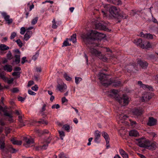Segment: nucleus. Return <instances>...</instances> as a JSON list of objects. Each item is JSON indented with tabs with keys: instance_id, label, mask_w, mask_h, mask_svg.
I'll use <instances>...</instances> for the list:
<instances>
[{
	"instance_id": "nucleus-1",
	"label": "nucleus",
	"mask_w": 158,
	"mask_h": 158,
	"mask_svg": "<svg viewBox=\"0 0 158 158\" xmlns=\"http://www.w3.org/2000/svg\"><path fill=\"white\" fill-rule=\"evenodd\" d=\"M105 36L104 34L93 30L86 34L84 33L81 36L88 48L89 52L93 56H96L99 58H101V52L94 48V47L98 46L96 43V41L101 40Z\"/></svg>"
},
{
	"instance_id": "nucleus-2",
	"label": "nucleus",
	"mask_w": 158,
	"mask_h": 158,
	"mask_svg": "<svg viewBox=\"0 0 158 158\" xmlns=\"http://www.w3.org/2000/svg\"><path fill=\"white\" fill-rule=\"evenodd\" d=\"M110 93V94H108L111 97L115 98L122 106H124L128 104L129 100L127 96L123 94L122 97H118V91L115 89L111 90Z\"/></svg>"
},
{
	"instance_id": "nucleus-3",
	"label": "nucleus",
	"mask_w": 158,
	"mask_h": 158,
	"mask_svg": "<svg viewBox=\"0 0 158 158\" xmlns=\"http://www.w3.org/2000/svg\"><path fill=\"white\" fill-rule=\"evenodd\" d=\"M98 77L101 83L103 86L106 87L111 84H112L113 86L116 87L119 86L121 84V82L119 81L112 82L110 79L109 80L107 76L103 73H99Z\"/></svg>"
},
{
	"instance_id": "nucleus-4",
	"label": "nucleus",
	"mask_w": 158,
	"mask_h": 158,
	"mask_svg": "<svg viewBox=\"0 0 158 158\" xmlns=\"http://www.w3.org/2000/svg\"><path fill=\"white\" fill-rule=\"evenodd\" d=\"M109 13L110 15L115 18H118L119 16L120 10L115 6H112L109 7Z\"/></svg>"
},
{
	"instance_id": "nucleus-5",
	"label": "nucleus",
	"mask_w": 158,
	"mask_h": 158,
	"mask_svg": "<svg viewBox=\"0 0 158 158\" xmlns=\"http://www.w3.org/2000/svg\"><path fill=\"white\" fill-rule=\"evenodd\" d=\"M148 140L144 138H141L140 139H136L135 142L136 144L140 147L146 148Z\"/></svg>"
},
{
	"instance_id": "nucleus-6",
	"label": "nucleus",
	"mask_w": 158,
	"mask_h": 158,
	"mask_svg": "<svg viewBox=\"0 0 158 158\" xmlns=\"http://www.w3.org/2000/svg\"><path fill=\"white\" fill-rule=\"evenodd\" d=\"M23 140L25 142L24 145L26 148L29 147L31 145L34 143V140L32 138L29 139L26 137H24L23 138Z\"/></svg>"
},
{
	"instance_id": "nucleus-7",
	"label": "nucleus",
	"mask_w": 158,
	"mask_h": 158,
	"mask_svg": "<svg viewBox=\"0 0 158 158\" xmlns=\"http://www.w3.org/2000/svg\"><path fill=\"white\" fill-rule=\"evenodd\" d=\"M157 144L155 142H151L149 140L147 145L146 148L150 150H155L157 147Z\"/></svg>"
},
{
	"instance_id": "nucleus-8",
	"label": "nucleus",
	"mask_w": 158,
	"mask_h": 158,
	"mask_svg": "<svg viewBox=\"0 0 158 158\" xmlns=\"http://www.w3.org/2000/svg\"><path fill=\"white\" fill-rule=\"evenodd\" d=\"M95 28L96 29L102 30L107 31H110L109 29L107 28L105 25L101 23H99L95 24Z\"/></svg>"
},
{
	"instance_id": "nucleus-9",
	"label": "nucleus",
	"mask_w": 158,
	"mask_h": 158,
	"mask_svg": "<svg viewBox=\"0 0 158 158\" xmlns=\"http://www.w3.org/2000/svg\"><path fill=\"white\" fill-rule=\"evenodd\" d=\"M143 110L141 108H135L132 110V112L134 115L138 116L141 115L143 113Z\"/></svg>"
},
{
	"instance_id": "nucleus-10",
	"label": "nucleus",
	"mask_w": 158,
	"mask_h": 158,
	"mask_svg": "<svg viewBox=\"0 0 158 158\" xmlns=\"http://www.w3.org/2000/svg\"><path fill=\"white\" fill-rule=\"evenodd\" d=\"M137 63L142 69H146L148 65V63L146 61L140 60H138Z\"/></svg>"
},
{
	"instance_id": "nucleus-11",
	"label": "nucleus",
	"mask_w": 158,
	"mask_h": 158,
	"mask_svg": "<svg viewBox=\"0 0 158 158\" xmlns=\"http://www.w3.org/2000/svg\"><path fill=\"white\" fill-rule=\"evenodd\" d=\"M2 15L4 18L5 20L9 24H11L12 23L13 20L11 19H10V16L7 15L5 12H3L2 13Z\"/></svg>"
},
{
	"instance_id": "nucleus-12",
	"label": "nucleus",
	"mask_w": 158,
	"mask_h": 158,
	"mask_svg": "<svg viewBox=\"0 0 158 158\" xmlns=\"http://www.w3.org/2000/svg\"><path fill=\"white\" fill-rule=\"evenodd\" d=\"M150 94L149 92H146L144 93V94L142 96V100L143 102L147 101L151 98Z\"/></svg>"
},
{
	"instance_id": "nucleus-13",
	"label": "nucleus",
	"mask_w": 158,
	"mask_h": 158,
	"mask_svg": "<svg viewBox=\"0 0 158 158\" xmlns=\"http://www.w3.org/2000/svg\"><path fill=\"white\" fill-rule=\"evenodd\" d=\"M156 122L157 120L156 119L152 117H149L147 125L150 126H154L156 125Z\"/></svg>"
},
{
	"instance_id": "nucleus-14",
	"label": "nucleus",
	"mask_w": 158,
	"mask_h": 158,
	"mask_svg": "<svg viewBox=\"0 0 158 158\" xmlns=\"http://www.w3.org/2000/svg\"><path fill=\"white\" fill-rule=\"evenodd\" d=\"M134 42L136 45L139 46L141 48H144V44L143 43V41L141 39H139L137 40H134Z\"/></svg>"
},
{
	"instance_id": "nucleus-15",
	"label": "nucleus",
	"mask_w": 158,
	"mask_h": 158,
	"mask_svg": "<svg viewBox=\"0 0 158 158\" xmlns=\"http://www.w3.org/2000/svg\"><path fill=\"white\" fill-rule=\"evenodd\" d=\"M95 139L94 141L95 142L99 143V139L101 136V132L98 130H96L94 132Z\"/></svg>"
},
{
	"instance_id": "nucleus-16",
	"label": "nucleus",
	"mask_w": 158,
	"mask_h": 158,
	"mask_svg": "<svg viewBox=\"0 0 158 158\" xmlns=\"http://www.w3.org/2000/svg\"><path fill=\"white\" fill-rule=\"evenodd\" d=\"M67 88L66 85L64 83L63 85L58 84L57 86V88L61 92L64 91Z\"/></svg>"
},
{
	"instance_id": "nucleus-17",
	"label": "nucleus",
	"mask_w": 158,
	"mask_h": 158,
	"mask_svg": "<svg viewBox=\"0 0 158 158\" xmlns=\"http://www.w3.org/2000/svg\"><path fill=\"white\" fill-rule=\"evenodd\" d=\"M4 139V137H2L0 139V149L3 151L4 150L5 145Z\"/></svg>"
},
{
	"instance_id": "nucleus-18",
	"label": "nucleus",
	"mask_w": 158,
	"mask_h": 158,
	"mask_svg": "<svg viewBox=\"0 0 158 158\" xmlns=\"http://www.w3.org/2000/svg\"><path fill=\"white\" fill-rule=\"evenodd\" d=\"M32 32L31 31H27L26 33L24 35V40L27 41V40L32 35Z\"/></svg>"
},
{
	"instance_id": "nucleus-19",
	"label": "nucleus",
	"mask_w": 158,
	"mask_h": 158,
	"mask_svg": "<svg viewBox=\"0 0 158 158\" xmlns=\"http://www.w3.org/2000/svg\"><path fill=\"white\" fill-rule=\"evenodd\" d=\"M6 149L7 150L6 152H10L12 153H16L17 151V150L12 147L11 145L9 146L8 148H6Z\"/></svg>"
},
{
	"instance_id": "nucleus-20",
	"label": "nucleus",
	"mask_w": 158,
	"mask_h": 158,
	"mask_svg": "<svg viewBox=\"0 0 158 158\" xmlns=\"http://www.w3.org/2000/svg\"><path fill=\"white\" fill-rule=\"evenodd\" d=\"M107 2L116 5H121L122 4L121 1L120 0H107Z\"/></svg>"
},
{
	"instance_id": "nucleus-21",
	"label": "nucleus",
	"mask_w": 158,
	"mask_h": 158,
	"mask_svg": "<svg viewBox=\"0 0 158 158\" xmlns=\"http://www.w3.org/2000/svg\"><path fill=\"white\" fill-rule=\"evenodd\" d=\"M102 134L106 140V144H108L109 142L110 138L108 134L105 132H103L102 133Z\"/></svg>"
},
{
	"instance_id": "nucleus-22",
	"label": "nucleus",
	"mask_w": 158,
	"mask_h": 158,
	"mask_svg": "<svg viewBox=\"0 0 158 158\" xmlns=\"http://www.w3.org/2000/svg\"><path fill=\"white\" fill-rule=\"evenodd\" d=\"M0 77L5 81L7 80V78L5 76L4 72L0 70Z\"/></svg>"
},
{
	"instance_id": "nucleus-23",
	"label": "nucleus",
	"mask_w": 158,
	"mask_h": 158,
	"mask_svg": "<svg viewBox=\"0 0 158 158\" xmlns=\"http://www.w3.org/2000/svg\"><path fill=\"white\" fill-rule=\"evenodd\" d=\"M129 135L130 136L137 137L139 135V133L136 130H132L130 131Z\"/></svg>"
},
{
	"instance_id": "nucleus-24",
	"label": "nucleus",
	"mask_w": 158,
	"mask_h": 158,
	"mask_svg": "<svg viewBox=\"0 0 158 158\" xmlns=\"http://www.w3.org/2000/svg\"><path fill=\"white\" fill-rule=\"evenodd\" d=\"M3 69L5 71H7L8 72H11L12 70V67L10 65L6 64L3 67Z\"/></svg>"
},
{
	"instance_id": "nucleus-25",
	"label": "nucleus",
	"mask_w": 158,
	"mask_h": 158,
	"mask_svg": "<svg viewBox=\"0 0 158 158\" xmlns=\"http://www.w3.org/2000/svg\"><path fill=\"white\" fill-rule=\"evenodd\" d=\"M18 120L19 122L20 123V124H19L20 127H22L25 125V124H24V123L23 122L22 119V117L21 116H19Z\"/></svg>"
},
{
	"instance_id": "nucleus-26",
	"label": "nucleus",
	"mask_w": 158,
	"mask_h": 158,
	"mask_svg": "<svg viewBox=\"0 0 158 158\" xmlns=\"http://www.w3.org/2000/svg\"><path fill=\"white\" fill-rule=\"evenodd\" d=\"M11 141L14 144H16L19 145H21L22 141L20 140H16L15 139H12L11 140Z\"/></svg>"
},
{
	"instance_id": "nucleus-27",
	"label": "nucleus",
	"mask_w": 158,
	"mask_h": 158,
	"mask_svg": "<svg viewBox=\"0 0 158 158\" xmlns=\"http://www.w3.org/2000/svg\"><path fill=\"white\" fill-rule=\"evenodd\" d=\"M9 49V47L4 44H0V50L2 51L8 50Z\"/></svg>"
},
{
	"instance_id": "nucleus-28",
	"label": "nucleus",
	"mask_w": 158,
	"mask_h": 158,
	"mask_svg": "<svg viewBox=\"0 0 158 158\" xmlns=\"http://www.w3.org/2000/svg\"><path fill=\"white\" fill-rule=\"evenodd\" d=\"M14 55L15 57V62L17 64H18L20 62V55H17L16 54H15Z\"/></svg>"
},
{
	"instance_id": "nucleus-29",
	"label": "nucleus",
	"mask_w": 158,
	"mask_h": 158,
	"mask_svg": "<svg viewBox=\"0 0 158 158\" xmlns=\"http://www.w3.org/2000/svg\"><path fill=\"white\" fill-rule=\"evenodd\" d=\"M70 41H72L73 43H75L76 42V34H74L71 37V38L69 39Z\"/></svg>"
},
{
	"instance_id": "nucleus-30",
	"label": "nucleus",
	"mask_w": 158,
	"mask_h": 158,
	"mask_svg": "<svg viewBox=\"0 0 158 158\" xmlns=\"http://www.w3.org/2000/svg\"><path fill=\"white\" fill-rule=\"evenodd\" d=\"M128 17L127 15L125 14L123 12H122L121 13H119V16L118 17V19L122 18L123 19H126Z\"/></svg>"
},
{
	"instance_id": "nucleus-31",
	"label": "nucleus",
	"mask_w": 158,
	"mask_h": 158,
	"mask_svg": "<svg viewBox=\"0 0 158 158\" xmlns=\"http://www.w3.org/2000/svg\"><path fill=\"white\" fill-rule=\"evenodd\" d=\"M38 132L39 133V135L40 136L42 135H44L45 134H48L49 133V131L46 130H44L43 131L41 130H38Z\"/></svg>"
},
{
	"instance_id": "nucleus-32",
	"label": "nucleus",
	"mask_w": 158,
	"mask_h": 158,
	"mask_svg": "<svg viewBox=\"0 0 158 158\" xmlns=\"http://www.w3.org/2000/svg\"><path fill=\"white\" fill-rule=\"evenodd\" d=\"M7 59L10 60L13 58V56L10 51H9L6 54Z\"/></svg>"
},
{
	"instance_id": "nucleus-33",
	"label": "nucleus",
	"mask_w": 158,
	"mask_h": 158,
	"mask_svg": "<svg viewBox=\"0 0 158 158\" xmlns=\"http://www.w3.org/2000/svg\"><path fill=\"white\" fill-rule=\"evenodd\" d=\"M143 43L144 44V48L148 49L151 47V45L149 42L147 41L146 42H144L143 41Z\"/></svg>"
},
{
	"instance_id": "nucleus-34",
	"label": "nucleus",
	"mask_w": 158,
	"mask_h": 158,
	"mask_svg": "<svg viewBox=\"0 0 158 158\" xmlns=\"http://www.w3.org/2000/svg\"><path fill=\"white\" fill-rule=\"evenodd\" d=\"M63 76L66 80L67 81H70L72 79L71 77H69L66 73H64Z\"/></svg>"
},
{
	"instance_id": "nucleus-35",
	"label": "nucleus",
	"mask_w": 158,
	"mask_h": 158,
	"mask_svg": "<svg viewBox=\"0 0 158 158\" xmlns=\"http://www.w3.org/2000/svg\"><path fill=\"white\" fill-rule=\"evenodd\" d=\"M52 27L54 29H56L57 28V26L56 25V22L55 19H54L52 21Z\"/></svg>"
},
{
	"instance_id": "nucleus-36",
	"label": "nucleus",
	"mask_w": 158,
	"mask_h": 158,
	"mask_svg": "<svg viewBox=\"0 0 158 158\" xmlns=\"http://www.w3.org/2000/svg\"><path fill=\"white\" fill-rule=\"evenodd\" d=\"M59 133L60 136V139L61 140L63 139V137L65 136L64 132L63 131H59Z\"/></svg>"
},
{
	"instance_id": "nucleus-37",
	"label": "nucleus",
	"mask_w": 158,
	"mask_h": 158,
	"mask_svg": "<svg viewBox=\"0 0 158 158\" xmlns=\"http://www.w3.org/2000/svg\"><path fill=\"white\" fill-rule=\"evenodd\" d=\"M46 106L47 105L46 104H44L43 105L40 111V113H42L43 114V112L45 111L46 110Z\"/></svg>"
},
{
	"instance_id": "nucleus-38",
	"label": "nucleus",
	"mask_w": 158,
	"mask_h": 158,
	"mask_svg": "<svg viewBox=\"0 0 158 158\" xmlns=\"http://www.w3.org/2000/svg\"><path fill=\"white\" fill-rule=\"evenodd\" d=\"M68 39H67L66 40L64 41L63 43V45L62 47H63L64 46H69L71 45L70 44H69V43L68 42Z\"/></svg>"
},
{
	"instance_id": "nucleus-39",
	"label": "nucleus",
	"mask_w": 158,
	"mask_h": 158,
	"mask_svg": "<svg viewBox=\"0 0 158 158\" xmlns=\"http://www.w3.org/2000/svg\"><path fill=\"white\" fill-rule=\"evenodd\" d=\"M38 19V17H35L34 19H33L31 21V24L32 25L35 24L37 22Z\"/></svg>"
},
{
	"instance_id": "nucleus-40",
	"label": "nucleus",
	"mask_w": 158,
	"mask_h": 158,
	"mask_svg": "<svg viewBox=\"0 0 158 158\" xmlns=\"http://www.w3.org/2000/svg\"><path fill=\"white\" fill-rule=\"evenodd\" d=\"M20 72H14L12 73V75L14 76H16L17 77H19L20 76Z\"/></svg>"
},
{
	"instance_id": "nucleus-41",
	"label": "nucleus",
	"mask_w": 158,
	"mask_h": 158,
	"mask_svg": "<svg viewBox=\"0 0 158 158\" xmlns=\"http://www.w3.org/2000/svg\"><path fill=\"white\" fill-rule=\"evenodd\" d=\"M15 42L17 43V44L19 47H21L22 46L23 44L20 39H19L15 41Z\"/></svg>"
},
{
	"instance_id": "nucleus-42",
	"label": "nucleus",
	"mask_w": 158,
	"mask_h": 158,
	"mask_svg": "<svg viewBox=\"0 0 158 158\" xmlns=\"http://www.w3.org/2000/svg\"><path fill=\"white\" fill-rule=\"evenodd\" d=\"M82 80V79L81 78L75 77V81L76 84H78L79 82Z\"/></svg>"
},
{
	"instance_id": "nucleus-43",
	"label": "nucleus",
	"mask_w": 158,
	"mask_h": 158,
	"mask_svg": "<svg viewBox=\"0 0 158 158\" xmlns=\"http://www.w3.org/2000/svg\"><path fill=\"white\" fill-rule=\"evenodd\" d=\"M146 38L148 39H152L153 38V36L152 35L150 34H146Z\"/></svg>"
},
{
	"instance_id": "nucleus-44",
	"label": "nucleus",
	"mask_w": 158,
	"mask_h": 158,
	"mask_svg": "<svg viewBox=\"0 0 158 158\" xmlns=\"http://www.w3.org/2000/svg\"><path fill=\"white\" fill-rule=\"evenodd\" d=\"M26 31L25 28L24 27H22L20 29V33L22 35H23Z\"/></svg>"
},
{
	"instance_id": "nucleus-45",
	"label": "nucleus",
	"mask_w": 158,
	"mask_h": 158,
	"mask_svg": "<svg viewBox=\"0 0 158 158\" xmlns=\"http://www.w3.org/2000/svg\"><path fill=\"white\" fill-rule=\"evenodd\" d=\"M63 127L66 131H69L70 129V126L69 125L65 124L63 126Z\"/></svg>"
},
{
	"instance_id": "nucleus-46",
	"label": "nucleus",
	"mask_w": 158,
	"mask_h": 158,
	"mask_svg": "<svg viewBox=\"0 0 158 158\" xmlns=\"http://www.w3.org/2000/svg\"><path fill=\"white\" fill-rule=\"evenodd\" d=\"M58 156L59 158H68L63 152L61 153Z\"/></svg>"
},
{
	"instance_id": "nucleus-47",
	"label": "nucleus",
	"mask_w": 158,
	"mask_h": 158,
	"mask_svg": "<svg viewBox=\"0 0 158 158\" xmlns=\"http://www.w3.org/2000/svg\"><path fill=\"white\" fill-rule=\"evenodd\" d=\"M16 33L15 32H12L10 35V39L11 40L13 39L16 36Z\"/></svg>"
},
{
	"instance_id": "nucleus-48",
	"label": "nucleus",
	"mask_w": 158,
	"mask_h": 158,
	"mask_svg": "<svg viewBox=\"0 0 158 158\" xmlns=\"http://www.w3.org/2000/svg\"><path fill=\"white\" fill-rule=\"evenodd\" d=\"M36 122L38 123H41L42 124H47L48 123L45 121L44 120L41 119L40 121L38 122Z\"/></svg>"
},
{
	"instance_id": "nucleus-49",
	"label": "nucleus",
	"mask_w": 158,
	"mask_h": 158,
	"mask_svg": "<svg viewBox=\"0 0 158 158\" xmlns=\"http://www.w3.org/2000/svg\"><path fill=\"white\" fill-rule=\"evenodd\" d=\"M48 144L47 143L46 144H44L42 146H40V148L42 149H47L48 146Z\"/></svg>"
},
{
	"instance_id": "nucleus-50",
	"label": "nucleus",
	"mask_w": 158,
	"mask_h": 158,
	"mask_svg": "<svg viewBox=\"0 0 158 158\" xmlns=\"http://www.w3.org/2000/svg\"><path fill=\"white\" fill-rule=\"evenodd\" d=\"M60 107V106L58 104H54L52 106V109H58Z\"/></svg>"
},
{
	"instance_id": "nucleus-51",
	"label": "nucleus",
	"mask_w": 158,
	"mask_h": 158,
	"mask_svg": "<svg viewBox=\"0 0 158 158\" xmlns=\"http://www.w3.org/2000/svg\"><path fill=\"white\" fill-rule=\"evenodd\" d=\"M38 87L37 85H35L34 86H33L31 87V89L35 91H36L38 90Z\"/></svg>"
},
{
	"instance_id": "nucleus-52",
	"label": "nucleus",
	"mask_w": 158,
	"mask_h": 158,
	"mask_svg": "<svg viewBox=\"0 0 158 158\" xmlns=\"http://www.w3.org/2000/svg\"><path fill=\"white\" fill-rule=\"evenodd\" d=\"M4 112V115L5 116H8L9 118L12 117V116L9 113L6 112L5 110H4V111H3Z\"/></svg>"
},
{
	"instance_id": "nucleus-53",
	"label": "nucleus",
	"mask_w": 158,
	"mask_h": 158,
	"mask_svg": "<svg viewBox=\"0 0 158 158\" xmlns=\"http://www.w3.org/2000/svg\"><path fill=\"white\" fill-rule=\"evenodd\" d=\"M28 93L29 94L32 95H35L36 94V93L35 92L30 89H29L28 90Z\"/></svg>"
},
{
	"instance_id": "nucleus-54",
	"label": "nucleus",
	"mask_w": 158,
	"mask_h": 158,
	"mask_svg": "<svg viewBox=\"0 0 158 158\" xmlns=\"http://www.w3.org/2000/svg\"><path fill=\"white\" fill-rule=\"evenodd\" d=\"M39 54L38 53H36L35 55L33 56L32 57V59L34 60H35L37 59V57L38 56Z\"/></svg>"
},
{
	"instance_id": "nucleus-55",
	"label": "nucleus",
	"mask_w": 158,
	"mask_h": 158,
	"mask_svg": "<svg viewBox=\"0 0 158 158\" xmlns=\"http://www.w3.org/2000/svg\"><path fill=\"white\" fill-rule=\"evenodd\" d=\"M34 84V82L32 81H29L28 84H27V86L28 87H30L32 85Z\"/></svg>"
},
{
	"instance_id": "nucleus-56",
	"label": "nucleus",
	"mask_w": 158,
	"mask_h": 158,
	"mask_svg": "<svg viewBox=\"0 0 158 158\" xmlns=\"http://www.w3.org/2000/svg\"><path fill=\"white\" fill-rule=\"evenodd\" d=\"M119 152L122 156L126 153V152L122 149H120Z\"/></svg>"
},
{
	"instance_id": "nucleus-57",
	"label": "nucleus",
	"mask_w": 158,
	"mask_h": 158,
	"mask_svg": "<svg viewBox=\"0 0 158 158\" xmlns=\"http://www.w3.org/2000/svg\"><path fill=\"white\" fill-rule=\"evenodd\" d=\"M18 99L19 101L22 102L25 99V98H23L21 96H19L18 97Z\"/></svg>"
},
{
	"instance_id": "nucleus-58",
	"label": "nucleus",
	"mask_w": 158,
	"mask_h": 158,
	"mask_svg": "<svg viewBox=\"0 0 158 158\" xmlns=\"http://www.w3.org/2000/svg\"><path fill=\"white\" fill-rule=\"evenodd\" d=\"M19 91V89L17 88H14L12 90V92L14 93H16L18 92Z\"/></svg>"
},
{
	"instance_id": "nucleus-59",
	"label": "nucleus",
	"mask_w": 158,
	"mask_h": 158,
	"mask_svg": "<svg viewBox=\"0 0 158 158\" xmlns=\"http://www.w3.org/2000/svg\"><path fill=\"white\" fill-rule=\"evenodd\" d=\"M68 100L66 99L65 97H63L62 98V102L63 103L65 102H67Z\"/></svg>"
},
{
	"instance_id": "nucleus-60",
	"label": "nucleus",
	"mask_w": 158,
	"mask_h": 158,
	"mask_svg": "<svg viewBox=\"0 0 158 158\" xmlns=\"http://www.w3.org/2000/svg\"><path fill=\"white\" fill-rule=\"evenodd\" d=\"M148 56L149 58L152 59H155L156 58V57L155 56L152 54L149 55Z\"/></svg>"
},
{
	"instance_id": "nucleus-61",
	"label": "nucleus",
	"mask_w": 158,
	"mask_h": 158,
	"mask_svg": "<svg viewBox=\"0 0 158 158\" xmlns=\"http://www.w3.org/2000/svg\"><path fill=\"white\" fill-rule=\"evenodd\" d=\"M26 57H23L22 58L21 61L22 64H23L26 61H27V60H26Z\"/></svg>"
},
{
	"instance_id": "nucleus-62",
	"label": "nucleus",
	"mask_w": 158,
	"mask_h": 158,
	"mask_svg": "<svg viewBox=\"0 0 158 158\" xmlns=\"http://www.w3.org/2000/svg\"><path fill=\"white\" fill-rule=\"evenodd\" d=\"M13 51L17 55H20V52L19 50L18 49H16Z\"/></svg>"
},
{
	"instance_id": "nucleus-63",
	"label": "nucleus",
	"mask_w": 158,
	"mask_h": 158,
	"mask_svg": "<svg viewBox=\"0 0 158 158\" xmlns=\"http://www.w3.org/2000/svg\"><path fill=\"white\" fill-rule=\"evenodd\" d=\"M93 139V138L92 137L88 139L89 142L87 143V145L88 146H89L91 145V142L92 141Z\"/></svg>"
},
{
	"instance_id": "nucleus-64",
	"label": "nucleus",
	"mask_w": 158,
	"mask_h": 158,
	"mask_svg": "<svg viewBox=\"0 0 158 158\" xmlns=\"http://www.w3.org/2000/svg\"><path fill=\"white\" fill-rule=\"evenodd\" d=\"M122 156L123 158H128V155L127 153Z\"/></svg>"
}]
</instances>
